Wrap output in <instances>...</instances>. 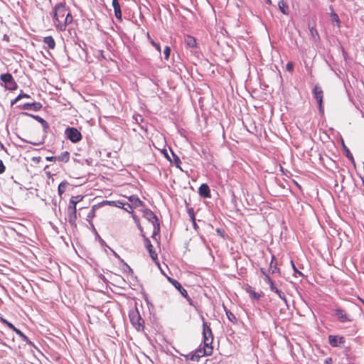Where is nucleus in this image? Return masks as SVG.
Here are the masks:
<instances>
[{"instance_id": "obj_47", "label": "nucleus", "mask_w": 364, "mask_h": 364, "mask_svg": "<svg viewBox=\"0 0 364 364\" xmlns=\"http://www.w3.org/2000/svg\"><path fill=\"white\" fill-rule=\"evenodd\" d=\"M156 265L160 268V265H159V263L158 262L156 261Z\"/></svg>"}, {"instance_id": "obj_10", "label": "nucleus", "mask_w": 364, "mask_h": 364, "mask_svg": "<svg viewBox=\"0 0 364 364\" xmlns=\"http://www.w3.org/2000/svg\"><path fill=\"white\" fill-rule=\"evenodd\" d=\"M42 105L41 103L38 102H33L31 104H24L23 105H19V107L23 109H31L37 111L39 110L41 108Z\"/></svg>"}, {"instance_id": "obj_36", "label": "nucleus", "mask_w": 364, "mask_h": 364, "mask_svg": "<svg viewBox=\"0 0 364 364\" xmlns=\"http://www.w3.org/2000/svg\"><path fill=\"white\" fill-rule=\"evenodd\" d=\"M173 156H174V159H175V161H176V163H177V164H178V163L180 161V160H179L178 157V156H175V154H173Z\"/></svg>"}, {"instance_id": "obj_26", "label": "nucleus", "mask_w": 364, "mask_h": 364, "mask_svg": "<svg viewBox=\"0 0 364 364\" xmlns=\"http://www.w3.org/2000/svg\"><path fill=\"white\" fill-rule=\"evenodd\" d=\"M23 97H26V98H29L30 96L28 95H26V94H23V95H19L14 100V102H12V104L14 103H16L18 102L21 98Z\"/></svg>"}, {"instance_id": "obj_18", "label": "nucleus", "mask_w": 364, "mask_h": 364, "mask_svg": "<svg viewBox=\"0 0 364 364\" xmlns=\"http://www.w3.org/2000/svg\"><path fill=\"white\" fill-rule=\"evenodd\" d=\"M44 43L48 45L49 48H54L55 45L53 38L50 36L46 37L44 38Z\"/></svg>"}, {"instance_id": "obj_6", "label": "nucleus", "mask_w": 364, "mask_h": 364, "mask_svg": "<svg viewBox=\"0 0 364 364\" xmlns=\"http://www.w3.org/2000/svg\"><path fill=\"white\" fill-rule=\"evenodd\" d=\"M1 80L4 82V86L6 89L10 90H14L16 89V83L14 80L13 77L11 74L1 75Z\"/></svg>"}, {"instance_id": "obj_44", "label": "nucleus", "mask_w": 364, "mask_h": 364, "mask_svg": "<svg viewBox=\"0 0 364 364\" xmlns=\"http://www.w3.org/2000/svg\"><path fill=\"white\" fill-rule=\"evenodd\" d=\"M266 1L267 4H272V1L271 0H264Z\"/></svg>"}, {"instance_id": "obj_14", "label": "nucleus", "mask_w": 364, "mask_h": 364, "mask_svg": "<svg viewBox=\"0 0 364 364\" xmlns=\"http://www.w3.org/2000/svg\"><path fill=\"white\" fill-rule=\"evenodd\" d=\"M200 195L206 198L210 197V189L206 184H202L199 188Z\"/></svg>"}, {"instance_id": "obj_34", "label": "nucleus", "mask_w": 364, "mask_h": 364, "mask_svg": "<svg viewBox=\"0 0 364 364\" xmlns=\"http://www.w3.org/2000/svg\"><path fill=\"white\" fill-rule=\"evenodd\" d=\"M162 152H163V154H164V156H165V157H166L168 161H171L170 157H169V156H168V153H167L166 150H163V151H162Z\"/></svg>"}, {"instance_id": "obj_19", "label": "nucleus", "mask_w": 364, "mask_h": 364, "mask_svg": "<svg viewBox=\"0 0 364 364\" xmlns=\"http://www.w3.org/2000/svg\"><path fill=\"white\" fill-rule=\"evenodd\" d=\"M167 277L168 281L171 284H172L175 287L176 289H177L178 290H180L182 288L181 284L179 282H178L176 280H175L169 277Z\"/></svg>"}, {"instance_id": "obj_30", "label": "nucleus", "mask_w": 364, "mask_h": 364, "mask_svg": "<svg viewBox=\"0 0 364 364\" xmlns=\"http://www.w3.org/2000/svg\"><path fill=\"white\" fill-rule=\"evenodd\" d=\"M180 291V293L181 294V295L183 296H184L185 298H188V293L186 291V290L185 289H183V287L178 290Z\"/></svg>"}, {"instance_id": "obj_25", "label": "nucleus", "mask_w": 364, "mask_h": 364, "mask_svg": "<svg viewBox=\"0 0 364 364\" xmlns=\"http://www.w3.org/2000/svg\"><path fill=\"white\" fill-rule=\"evenodd\" d=\"M151 44L156 48L159 53H161V46L159 43H156L154 40L150 39Z\"/></svg>"}, {"instance_id": "obj_38", "label": "nucleus", "mask_w": 364, "mask_h": 364, "mask_svg": "<svg viewBox=\"0 0 364 364\" xmlns=\"http://www.w3.org/2000/svg\"><path fill=\"white\" fill-rule=\"evenodd\" d=\"M227 314H228V318H229L230 320H232V318H231L232 317V318H234V316H233V314H232L230 313V314H228L227 313Z\"/></svg>"}, {"instance_id": "obj_42", "label": "nucleus", "mask_w": 364, "mask_h": 364, "mask_svg": "<svg viewBox=\"0 0 364 364\" xmlns=\"http://www.w3.org/2000/svg\"><path fill=\"white\" fill-rule=\"evenodd\" d=\"M275 292L278 294V296L282 294L279 289L276 290Z\"/></svg>"}, {"instance_id": "obj_17", "label": "nucleus", "mask_w": 364, "mask_h": 364, "mask_svg": "<svg viewBox=\"0 0 364 364\" xmlns=\"http://www.w3.org/2000/svg\"><path fill=\"white\" fill-rule=\"evenodd\" d=\"M185 42H186V45L189 47H195L196 46V39L191 36H186Z\"/></svg>"}, {"instance_id": "obj_16", "label": "nucleus", "mask_w": 364, "mask_h": 364, "mask_svg": "<svg viewBox=\"0 0 364 364\" xmlns=\"http://www.w3.org/2000/svg\"><path fill=\"white\" fill-rule=\"evenodd\" d=\"M278 6L282 13L285 15L289 14V6L283 0L278 2Z\"/></svg>"}, {"instance_id": "obj_12", "label": "nucleus", "mask_w": 364, "mask_h": 364, "mask_svg": "<svg viewBox=\"0 0 364 364\" xmlns=\"http://www.w3.org/2000/svg\"><path fill=\"white\" fill-rule=\"evenodd\" d=\"M112 6L114 10V14L116 18L119 20L122 19V11L118 0H112Z\"/></svg>"}, {"instance_id": "obj_13", "label": "nucleus", "mask_w": 364, "mask_h": 364, "mask_svg": "<svg viewBox=\"0 0 364 364\" xmlns=\"http://www.w3.org/2000/svg\"><path fill=\"white\" fill-rule=\"evenodd\" d=\"M335 315L341 322H345L349 321V318L346 314L342 310H336Z\"/></svg>"}, {"instance_id": "obj_41", "label": "nucleus", "mask_w": 364, "mask_h": 364, "mask_svg": "<svg viewBox=\"0 0 364 364\" xmlns=\"http://www.w3.org/2000/svg\"><path fill=\"white\" fill-rule=\"evenodd\" d=\"M191 218H192V220H193V225H194V226L196 227V222H195V218H194V217H193V216H191Z\"/></svg>"}, {"instance_id": "obj_37", "label": "nucleus", "mask_w": 364, "mask_h": 364, "mask_svg": "<svg viewBox=\"0 0 364 364\" xmlns=\"http://www.w3.org/2000/svg\"><path fill=\"white\" fill-rule=\"evenodd\" d=\"M279 296L282 300H284L285 302L287 301H286V299H285V296H284V294H283V293H282V294H280Z\"/></svg>"}, {"instance_id": "obj_21", "label": "nucleus", "mask_w": 364, "mask_h": 364, "mask_svg": "<svg viewBox=\"0 0 364 364\" xmlns=\"http://www.w3.org/2000/svg\"><path fill=\"white\" fill-rule=\"evenodd\" d=\"M67 186L66 182H62L60 183L58 186V193L60 196H62V194L65 191Z\"/></svg>"}, {"instance_id": "obj_20", "label": "nucleus", "mask_w": 364, "mask_h": 364, "mask_svg": "<svg viewBox=\"0 0 364 364\" xmlns=\"http://www.w3.org/2000/svg\"><path fill=\"white\" fill-rule=\"evenodd\" d=\"M104 203L105 204H107V205H114L116 207H118V208H123V205H124V203L120 202V201H105L104 202Z\"/></svg>"}, {"instance_id": "obj_43", "label": "nucleus", "mask_w": 364, "mask_h": 364, "mask_svg": "<svg viewBox=\"0 0 364 364\" xmlns=\"http://www.w3.org/2000/svg\"><path fill=\"white\" fill-rule=\"evenodd\" d=\"M123 206H124V205ZM122 208H124L125 210H127L129 213L131 212V210H129L128 208L123 207Z\"/></svg>"}, {"instance_id": "obj_39", "label": "nucleus", "mask_w": 364, "mask_h": 364, "mask_svg": "<svg viewBox=\"0 0 364 364\" xmlns=\"http://www.w3.org/2000/svg\"><path fill=\"white\" fill-rule=\"evenodd\" d=\"M1 321L3 322L5 324L8 323V322H9L8 321L4 319V318H1Z\"/></svg>"}, {"instance_id": "obj_8", "label": "nucleus", "mask_w": 364, "mask_h": 364, "mask_svg": "<svg viewBox=\"0 0 364 364\" xmlns=\"http://www.w3.org/2000/svg\"><path fill=\"white\" fill-rule=\"evenodd\" d=\"M328 341L333 347H339L344 343V338L341 336L331 335L328 336Z\"/></svg>"}, {"instance_id": "obj_28", "label": "nucleus", "mask_w": 364, "mask_h": 364, "mask_svg": "<svg viewBox=\"0 0 364 364\" xmlns=\"http://www.w3.org/2000/svg\"><path fill=\"white\" fill-rule=\"evenodd\" d=\"M60 158L62 160H64L65 161H68V159H69V154L68 152H65L64 154H62Z\"/></svg>"}, {"instance_id": "obj_11", "label": "nucleus", "mask_w": 364, "mask_h": 364, "mask_svg": "<svg viewBox=\"0 0 364 364\" xmlns=\"http://www.w3.org/2000/svg\"><path fill=\"white\" fill-rule=\"evenodd\" d=\"M129 200L130 204L127 205V206L132 210L133 208H138L141 205V201L139 199V198L136 196H130L129 198Z\"/></svg>"}, {"instance_id": "obj_27", "label": "nucleus", "mask_w": 364, "mask_h": 364, "mask_svg": "<svg viewBox=\"0 0 364 364\" xmlns=\"http://www.w3.org/2000/svg\"><path fill=\"white\" fill-rule=\"evenodd\" d=\"M15 332L23 340L27 341V337L18 329H15Z\"/></svg>"}, {"instance_id": "obj_3", "label": "nucleus", "mask_w": 364, "mask_h": 364, "mask_svg": "<svg viewBox=\"0 0 364 364\" xmlns=\"http://www.w3.org/2000/svg\"><path fill=\"white\" fill-rule=\"evenodd\" d=\"M144 217L149 221L150 229L152 230V235L155 236L159 231V224L156 215L150 210L144 212Z\"/></svg>"}, {"instance_id": "obj_22", "label": "nucleus", "mask_w": 364, "mask_h": 364, "mask_svg": "<svg viewBox=\"0 0 364 364\" xmlns=\"http://www.w3.org/2000/svg\"><path fill=\"white\" fill-rule=\"evenodd\" d=\"M248 293L250 294V296L252 299H258L259 298V294L253 291L252 289L249 288L247 289Z\"/></svg>"}, {"instance_id": "obj_4", "label": "nucleus", "mask_w": 364, "mask_h": 364, "mask_svg": "<svg viewBox=\"0 0 364 364\" xmlns=\"http://www.w3.org/2000/svg\"><path fill=\"white\" fill-rule=\"evenodd\" d=\"M84 196H73L71 198H70V205L68 207V210L70 211V221H73L76 218V204L81 201L82 199H83Z\"/></svg>"}, {"instance_id": "obj_45", "label": "nucleus", "mask_w": 364, "mask_h": 364, "mask_svg": "<svg viewBox=\"0 0 364 364\" xmlns=\"http://www.w3.org/2000/svg\"><path fill=\"white\" fill-rule=\"evenodd\" d=\"M6 325H7L9 328H11V326H13V324H12L11 323H10V322H8V323H6Z\"/></svg>"}, {"instance_id": "obj_40", "label": "nucleus", "mask_w": 364, "mask_h": 364, "mask_svg": "<svg viewBox=\"0 0 364 364\" xmlns=\"http://www.w3.org/2000/svg\"><path fill=\"white\" fill-rule=\"evenodd\" d=\"M310 31L312 35H314L315 33H316V31L315 29H314L313 28L310 30Z\"/></svg>"}, {"instance_id": "obj_9", "label": "nucleus", "mask_w": 364, "mask_h": 364, "mask_svg": "<svg viewBox=\"0 0 364 364\" xmlns=\"http://www.w3.org/2000/svg\"><path fill=\"white\" fill-rule=\"evenodd\" d=\"M314 97L319 105L320 110L322 109L323 91L321 87L316 86L314 90Z\"/></svg>"}, {"instance_id": "obj_46", "label": "nucleus", "mask_w": 364, "mask_h": 364, "mask_svg": "<svg viewBox=\"0 0 364 364\" xmlns=\"http://www.w3.org/2000/svg\"><path fill=\"white\" fill-rule=\"evenodd\" d=\"M10 328L12 329L14 331H15V329H17L14 325L11 326V327Z\"/></svg>"}, {"instance_id": "obj_1", "label": "nucleus", "mask_w": 364, "mask_h": 364, "mask_svg": "<svg viewBox=\"0 0 364 364\" xmlns=\"http://www.w3.org/2000/svg\"><path fill=\"white\" fill-rule=\"evenodd\" d=\"M73 21L70 11L63 4H57L53 10V22L58 30L65 31Z\"/></svg>"}, {"instance_id": "obj_24", "label": "nucleus", "mask_w": 364, "mask_h": 364, "mask_svg": "<svg viewBox=\"0 0 364 364\" xmlns=\"http://www.w3.org/2000/svg\"><path fill=\"white\" fill-rule=\"evenodd\" d=\"M274 257H272V262L270 263V270H272V273H274L277 270L276 263H274Z\"/></svg>"}, {"instance_id": "obj_31", "label": "nucleus", "mask_w": 364, "mask_h": 364, "mask_svg": "<svg viewBox=\"0 0 364 364\" xmlns=\"http://www.w3.org/2000/svg\"><path fill=\"white\" fill-rule=\"evenodd\" d=\"M5 170L4 165L1 160H0V173H2Z\"/></svg>"}, {"instance_id": "obj_35", "label": "nucleus", "mask_w": 364, "mask_h": 364, "mask_svg": "<svg viewBox=\"0 0 364 364\" xmlns=\"http://www.w3.org/2000/svg\"><path fill=\"white\" fill-rule=\"evenodd\" d=\"M269 286H270V289H271L272 291L275 292L276 290H277V289L274 285L273 282L272 284H270Z\"/></svg>"}, {"instance_id": "obj_48", "label": "nucleus", "mask_w": 364, "mask_h": 364, "mask_svg": "<svg viewBox=\"0 0 364 364\" xmlns=\"http://www.w3.org/2000/svg\"><path fill=\"white\" fill-rule=\"evenodd\" d=\"M362 302H363V304H364V301H362Z\"/></svg>"}, {"instance_id": "obj_29", "label": "nucleus", "mask_w": 364, "mask_h": 364, "mask_svg": "<svg viewBox=\"0 0 364 364\" xmlns=\"http://www.w3.org/2000/svg\"><path fill=\"white\" fill-rule=\"evenodd\" d=\"M332 19L337 23L338 26H339L340 21L338 16L336 14H333Z\"/></svg>"}, {"instance_id": "obj_23", "label": "nucleus", "mask_w": 364, "mask_h": 364, "mask_svg": "<svg viewBox=\"0 0 364 364\" xmlns=\"http://www.w3.org/2000/svg\"><path fill=\"white\" fill-rule=\"evenodd\" d=\"M171 53V49L168 46H166L164 50V55L166 60H168L169 58Z\"/></svg>"}, {"instance_id": "obj_5", "label": "nucleus", "mask_w": 364, "mask_h": 364, "mask_svg": "<svg viewBox=\"0 0 364 364\" xmlns=\"http://www.w3.org/2000/svg\"><path fill=\"white\" fill-rule=\"evenodd\" d=\"M130 321L132 325L137 331H140L143 328V321L137 311H132L129 314Z\"/></svg>"}, {"instance_id": "obj_2", "label": "nucleus", "mask_w": 364, "mask_h": 364, "mask_svg": "<svg viewBox=\"0 0 364 364\" xmlns=\"http://www.w3.org/2000/svg\"><path fill=\"white\" fill-rule=\"evenodd\" d=\"M203 343L204 346L203 349H198L196 353L191 355L190 360L192 361H198V358L205 355H210L213 353V348L212 346L213 343V334L211 330L206 325H203Z\"/></svg>"}, {"instance_id": "obj_32", "label": "nucleus", "mask_w": 364, "mask_h": 364, "mask_svg": "<svg viewBox=\"0 0 364 364\" xmlns=\"http://www.w3.org/2000/svg\"><path fill=\"white\" fill-rule=\"evenodd\" d=\"M264 281H265L267 284H272V281L271 280V279L269 278V277L268 275H267V274H265Z\"/></svg>"}, {"instance_id": "obj_33", "label": "nucleus", "mask_w": 364, "mask_h": 364, "mask_svg": "<svg viewBox=\"0 0 364 364\" xmlns=\"http://www.w3.org/2000/svg\"><path fill=\"white\" fill-rule=\"evenodd\" d=\"M292 69H293V64L291 63H287V70L288 71H291Z\"/></svg>"}, {"instance_id": "obj_7", "label": "nucleus", "mask_w": 364, "mask_h": 364, "mask_svg": "<svg viewBox=\"0 0 364 364\" xmlns=\"http://www.w3.org/2000/svg\"><path fill=\"white\" fill-rule=\"evenodd\" d=\"M66 136L73 142H77L81 139L80 132L75 128H68L65 130Z\"/></svg>"}, {"instance_id": "obj_15", "label": "nucleus", "mask_w": 364, "mask_h": 364, "mask_svg": "<svg viewBox=\"0 0 364 364\" xmlns=\"http://www.w3.org/2000/svg\"><path fill=\"white\" fill-rule=\"evenodd\" d=\"M146 248L149 252L150 257L154 261L157 259V254L153 250V246L149 241L146 242Z\"/></svg>"}]
</instances>
